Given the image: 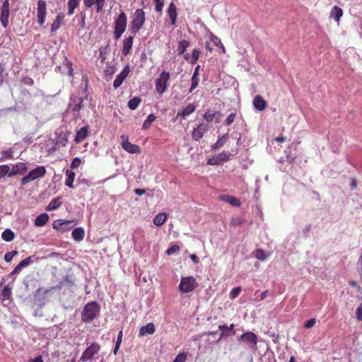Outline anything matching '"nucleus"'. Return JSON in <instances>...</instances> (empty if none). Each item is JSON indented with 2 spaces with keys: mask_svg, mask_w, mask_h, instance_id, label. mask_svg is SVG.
I'll return each instance as SVG.
<instances>
[{
  "mask_svg": "<svg viewBox=\"0 0 362 362\" xmlns=\"http://www.w3.org/2000/svg\"><path fill=\"white\" fill-rule=\"evenodd\" d=\"M100 306L95 301L87 303L81 312V320L83 322L89 323L98 317L100 314Z\"/></svg>",
  "mask_w": 362,
  "mask_h": 362,
  "instance_id": "nucleus-1",
  "label": "nucleus"
},
{
  "mask_svg": "<svg viewBox=\"0 0 362 362\" xmlns=\"http://www.w3.org/2000/svg\"><path fill=\"white\" fill-rule=\"evenodd\" d=\"M130 30L133 34H136L143 27L145 21V13L143 9L137 8L132 16Z\"/></svg>",
  "mask_w": 362,
  "mask_h": 362,
  "instance_id": "nucleus-2",
  "label": "nucleus"
},
{
  "mask_svg": "<svg viewBox=\"0 0 362 362\" xmlns=\"http://www.w3.org/2000/svg\"><path fill=\"white\" fill-rule=\"evenodd\" d=\"M198 286V282L194 276L182 277L179 284L180 293H185L193 291Z\"/></svg>",
  "mask_w": 362,
  "mask_h": 362,
  "instance_id": "nucleus-3",
  "label": "nucleus"
},
{
  "mask_svg": "<svg viewBox=\"0 0 362 362\" xmlns=\"http://www.w3.org/2000/svg\"><path fill=\"white\" fill-rule=\"evenodd\" d=\"M86 95L85 98H87ZM84 98H79L78 101L76 102V98L74 95L70 97V102L68 105L66 112H71L73 113L74 119H78L80 117V110L83 107V101Z\"/></svg>",
  "mask_w": 362,
  "mask_h": 362,
  "instance_id": "nucleus-4",
  "label": "nucleus"
},
{
  "mask_svg": "<svg viewBox=\"0 0 362 362\" xmlns=\"http://www.w3.org/2000/svg\"><path fill=\"white\" fill-rule=\"evenodd\" d=\"M46 173V169L44 166H37L35 169L30 170L25 177L21 179V184L25 185L28 182L37 178L42 177Z\"/></svg>",
  "mask_w": 362,
  "mask_h": 362,
  "instance_id": "nucleus-5",
  "label": "nucleus"
},
{
  "mask_svg": "<svg viewBox=\"0 0 362 362\" xmlns=\"http://www.w3.org/2000/svg\"><path fill=\"white\" fill-rule=\"evenodd\" d=\"M170 78V73L163 71L156 80V90L159 95H162L167 88L168 81Z\"/></svg>",
  "mask_w": 362,
  "mask_h": 362,
  "instance_id": "nucleus-6",
  "label": "nucleus"
},
{
  "mask_svg": "<svg viewBox=\"0 0 362 362\" xmlns=\"http://www.w3.org/2000/svg\"><path fill=\"white\" fill-rule=\"evenodd\" d=\"M100 349V346L97 343H93L83 352L81 358H79L80 362H86L88 360H91L94 355L97 354Z\"/></svg>",
  "mask_w": 362,
  "mask_h": 362,
  "instance_id": "nucleus-7",
  "label": "nucleus"
},
{
  "mask_svg": "<svg viewBox=\"0 0 362 362\" xmlns=\"http://www.w3.org/2000/svg\"><path fill=\"white\" fill-rule=\"evenodd\" d=\"M47 16V4L44 0H39L37 3V20L38 24L42 26L45 22Z\"/></svg>",
  "mask_w": 362,
  "mask_h": 362,
  "instance_id": "nucleus-8",
  "label": "nucleus"
},
{
  "mask_svg": "<svg viewBox=\"0 0 362 362\" xmlns=\"http://www.w3.org/2000/svg\"><path fill=\"white\" fill-rule=\"evenodd\" d=\"M9 5V0H4L1 7L0 21L4 28L8 26V18L10 16Z\"/></svg>",
  "mask_w": 362,
  "mask_h": 362,
  "instance_id": "nucleus-9",
  "label": "nucleus"
},
{
  "mask_svg": "<svg viewBox=\"0 0 362 362\" xmlns=\"http://www.w3.org/2000/svg\"><path fill=\"white\" fill-rule=\"evenodd\" d=\"M50 292V289L42 290V288H37L34 292V304L38 307H42L45 304V297Z\"/></svg>",
  "mask_w": 362,
  "mask_h": 362,
  "instance_id": "nucleus-10",
  "label": "nucleus"
},
{
  "mask_svg": "<svg viewBox=\"0 0 362 362\" xmlns=\"http://www.w3.org/2000/svg\"><path fill=\"white\" fill-rule=\"evenodd\" d=\"M239 341L247 344L250 348H254L257 346V337L254 332H247L240 335Z\"/></svg>",
  "mask_w": 362,
  "mask_h": 362,
  "instance_id": "nucleus-11",
  "label": "nucleus"
},
{
  "mask_svg": "<svg viewBox=\"0 0 362 362\" xmlns=\"http://www.w3.org/2000/svg\"><path fill=\"white\" fill-rule=\"evenodd\" d=\"M121 138L122 139V141L121 144L122 147L124 151L129 153L138 154L141 153L140 147L138 145L133 144L131 142H129L128 138L126 136L122 135Z\"/></svg>",
  "mask_w": 362,
  "mask_h": 362,
  "instance_id": "nucleus-12",
  "label": "nucleus"
},
{
  "mask_svg": "<svg viewBox=\"0 0 362 362\" xmlns=\"http://www.w3.org/2000/svg\"><path fill=\"white\" fill-rule=\"evenodd\" d=\"M75 221H65L62 219L55 220L52 223V228L59 231H65L70 229L74 225Z\"/></svg>",
  "mask_w": 362,
  "mask_h": 362,
  "instance_id": "nucleus-13",
  "label": "nucleus"
},
{
  "mask_svg": "<svg viewBox=\"0 0 362 362\" xmlns=\"http://www.w3.org/2000/svg\"><path fill=\"white\" fill-rule=\"evenodd\" d=\"M209 127L206 124H199L194 128L192 133V139L195 141H199L204 134L208 131Z\"/></svg>",
  "mask_w": 362,
  "mask_h": 362,
  "instance_id": "nucleus-14",
  "label": "nucleus"
},
{
  "mask_svg": "<svg viewBox=\"0 0 362 362\" xmlns=\"http://www.w3.org/2000/svg\"><path fill=\"white\" fill-rule=\"evenodd\" d=\"M130 69L129 65H127L124 67L122 71L117 75L116 78L113 81V87L116 89L119 88L123 81L125 80V78L127 77L128 74H129Z\"/></svg>",
  "mask_w": 362,
  "mask_h": 362,
  "instance_id": "nucleus-15",
  "label": "nucleus"
},
{
  "mask_svg": "<svg viewBox=\"0 0 362 362\" xmlns=\"http://www.w3.org/2000/svg\"><path fill=\"white\" fill-rule=\"evenodd\" d=\"M127 25V17L124 11H122L115 21L114 28L126 30Z\"/></svg>",
  "mask_w": 362,
  "mask_h": 362,
  "instance_id": "nucleus-16",
  "label": "nucleus"
},
{
  "mask_svg": "<svg viewBox=\"0 0 362 362\" xmlns=\"http://www.w3.org/2000/svg\"><path fill=\"white\" fill-rule=\"evenodd\" d=\"M27 165L24 163H17L12 165L9 177L14 176L16 174H23L27 171Z\"/></svg>",
  "mask_w": 362,
  "mask_h": 362,
  "instance_id": "nucleus-17",
  "label": "nucleus"
},
{
  "mask_svg": "<svg viewBox=\"0 0 362 362\" xmlns=\"http://www.w3.org/2000/svg\"><path fill=\"white\" fill-rule=\"evenodd\" d=\"M168 16L170 20L172 25H175L177 17V8L173 2H171L167 10Z\"/></svg>",
  "mask_w": 362,
  "mask_h": 362,
  "instance_id": "nucleus-18",
  "label": "nucleus"
},
{
  "mask_svg": "<svg viewBox=\"0 0 362 362\" xmlns=\"http://www.w3.org/2000/svg\"><path fill=\"white\" fill-rule=\"evenodd\" d=\"M155 332V326L153 322H148L139 329V336L143 337L147 334H153Z\"/></svg>",
  "mask_w": 362,
  "mask_h": 362,
  "instance_id": "nucleus-19",
  "label": "nucleus"
},
{
  "mask_svg": "<svg viewBox=\"0 0 362 362\" xmlns=\"http://www.w3.org/2000/svg\"><path fill=\"white\" fill-rule=\"evenodd\" d=\"M133 40H134V37L129 36V37L125 38L123 40V47H122V52L124 56H127V54H129L130 53L132 48Z\"/></svg>",
  "mask_w": 362,
  "mask_h": 362,
  "instance_id": "nucleus-20",
  "label": "nucleus"
},
{
  "mask_svg": "<svg viewBox=\"0 0 362 362\" xmlns=\"http://www.w3.org/2000/svg\"><path fill=\"white\" fill-rule=\"evenodd\" d=\"M253 105L256 110L258 111H262L266 107L267 102L262 96L256 95L253 99Z\"/></svg>",
  "mask_w": 362,
  "mask_h": 362,
  "instance_id": "nucleus-21",
  "label": "nucleus"
},
{
  "mask_svg": "<svg viewBox=\"0 0 362 362\" xmlns=\"http://www.w3.org/2000/svg\"><path fill=\"white\" fill-rule=\"evenodd\" d=\"M64 18V15L62 13H59L51 25V33L54 34L60 28Z\"/></svg>",
  "mask_w": 362,
  "mask_h": 362,
  "instance_id": "nucleus-22",
  "label": "nucleus"
},
{
  "mask_svg": "<svg viewBox=\"0 0 362 362\" xmlns=\"http://www.w3.org/2000/svg\"><path fill=\"white\" fill-rule=\"evenodd\" d=\"M88 132V126H84V127H81L76 132V135L74 139L75 142L80 143V142L83 141L87 137Z\"/></svg>",
  "mask_w": 362,
  "mask_h": 362,
  "instance_id": "nucleus-23",
  "label": "nucleus"
},
{
  "mask_svg": "<svg viewBox=\"0 0 362 362\" xmlns=\"http://www.w3.org/2000/svg\"><path fill=\"white\" fill-rule=\"evenodd\" d=\"M72 238L74 240L80 242L83 240L85 236V230L82 227L75 228L71 233Z\"/></svg>",
  "mask_w": 362,
  "mask_h": 362,
  "instance_id": "nucleus-24",
  "label": "nucleus"
},
{
  "mask_svg": "<svg viewBox=\"0 0 362 362\" xmlns=\"http://www.w3.org/2000/svg\"><path fill=\"white\" fill-rule=\"evenodd\" d=\"M194 110L195 106L193 104H189L184 109L178 112L177 117H182L183 119H185L187 116L194 112Z\"/></svg>",
  "mask_w": 362,
  "mask_h": 362,
  "instance_id": "nucleus-25",
  "label": "nucleus"
},
{
  "mask_svg": "<svg viewBox=\"0 0 362 362\" xmlns=\"http://www.w3.org/2000/svg\"><path fill=\"white\" fill-rule=\"evenodd\" d=\"M229 138L228 133H226L221 136H219L216 142L211 146L212 149H217L221 148Z\"/></svg>",
  "mask_w": 362,
  "mask_h": 362,
  "instance_id": "nucleus-26",
  "label": "nucleus"
},
{
  "mask_svg": "<svg viewBox=\"0 0 362 362\" xmlns=\"http://www.w3.org/2000/svg\"><path fill=\"white\" fill-rule=\"evenodd\" d=\"M221 199L225 201L226 202L230 204V205L233 206H240V202L238 199L230 196V195H223L221 196Z\"/></svg>",
  "mask_w": 362,
  "mask_h": 362,
  "instance_id": "nucleus-27",
  "label": "nucleus"
},
{
  "mask_svg": "<svg viewBox=\"0 0 362 362\" xmlns=\"http://www.w3.org/2000/svg\"><path fill=\"white\" fill-rule=\"evenodd\" d=\"M48 220H49V216L47 214H46V213L41 214L40 215L37 216V218H35V225L36 226H40V227L43 226L44 225L46 224V223L48 221Z\"/></svg>",
  "mask_w": 362,
  "mask_h": 362,
  "instance_id": "nucleus-28",
  "label": "nucleus"
},
{
  "mask_svg": "<svg viewBox=\"0 0 362 362\" xmlns=\"http://www.w3.org/2000/svg\"><path fill=\"white\" fill-rule=\"evenodd\" d=\"M62 204L61 198L57 197L51 200L49 204L46 207L47 211H53L59 207Z\"/></svg>",
  "mask_w": 362,
  "mask_h": 362,
  "instance_id": "nucleus-29",
  "label": "nucleus"
},
{
  "mask_svg": "<svg viewBox=\"0 0 362 362\" xmlns=\"http://www.w3.org/2000/svg\"><path fill=\"white\" fill-rule=\"evenodd\" d=\"M167 219V214L165 213H159L155 216L153 222L157 226H161Z\"/></svg>",
  "mask_w": 362,
  "mask_h": 362,
  "instance_id": "nucleus-30",
  "label": "nucleus"
},
{
  "mask_svg": "<svg viewBox=\"0 0 362 362\" xmlns=\"http://www.w3.org/2000/svg\"><path fill=\"white\" fill-rule=\"evenodd\" d=\"M65 174L67 177V179L66 180V182H65V185L70 188H73L74 187L73 183H74V178H75V173L73 172L71 170L67 169L66 170Z\"/></svg>",
  "mask_w": 362,
  "mask_h": 362,
  "instance_id": "nucleus-31",
  "label": "nucleus"
},
{
  "mask_svg": "<svg viewBox=\"0 0 362 362\" xmlns=\"http://www.w3.org/2000/svg\"><path fill=\"white\" fill-rule=\"evenodd\" d=\"M342 9L337 6H334L330 13V17L334 19L336 21H339L340 18L342 16Z\"/></svg>",
  "mask_w": 362,
  "mask_h": 362,
  "instance_id": "nucleus-32",
  "label": "nucleus"
},
{
  "mask_svg": "<svg viewBox=\"0 0 362 362\" xmlns=\"http://www.w3.org/2000/svg\"><path fill=\"white\" fill-rule=\"evenodd\" d=\"M1 238L6 242H11L14 239L15 234L11 229L7 228L2 233Z\"/></svg>",
  "mask_w": 362,
  "mask_h": 362,
  "instance_id": "nucleus-33",
  "label": "nucleus"
},
{
  "mask_svg": "<svg viewBox=\"0 0 362 362\" xmlns=\"http://www.w3.org/2000/svg\"><path fill=\"white\" fill-rule=\"evenodd\" d=\"M141 102V99L139 97H134L129 100L127 106L130 110H134L137 108Z\"/></svg>",
  "mask_w": 362,
  "mask_h": 362,
  "instance_id": "nucleus-34",
  "label": "nucleus"
},
{
  "mask_svg": "<svg viewBox=\"0 0 362 362\" xmlns=\"http://www.w3.org/2000/svg\"><path fill=\"white\" fill-rule=\"evenodd\" d=\"M39 260V258L38 257H35V255H33V256H30V257H28L26 258H25L24 259H23L20 263V266H21L23 268L24 267H28V265H30V264H32L33 262H34V261H36V262H38Z\"/></svg>",
  "mask_w": 362,
  "mask_h": 362,
  "instance_id": "nucleus-35",
  "label": "nucleus"
},
{
  "mask_svg": "<svg viewBox=\"0 0 362 362\" xmlns=\"http://www.w3.org/2000/svg\"><path fill=\"white\" fill-rule=\"evenodd\" d=\"M269 255V253L267 252L262 249H257L255 251V257L260 261H265Z\"/></svg>",
  "mask_w": 362,
  "mask_h": 362,
  "instance_id": "nucleus-36",
  "label": "nucleus"
},
{
  "mask_svg": "<svg viewBox=\"0 0 362 362\" xmlns=\"http://www.w3.org/2000/svg\"><path fill=\"white\" fill-rule=\"evenodd\" d=\"M189 42L187 40H182L179 42L177 52L178 54H183L186 49L189 47Z\"/></svg>",
  "mask_w": 362,
  "mask_h": 362,
  "instance_id": "nucleus-37",
  "label": "nucleus"
},
{
  "mask_svg": "<svg viewBox=\"0 0 362 362\" xmlns=\"http://www.w3.org/2000/svg\"><path fill=\"white\" fill-rule=\"evenodd\" d=\"M156 117L153 114H150L144 122L142 129L145 130L148 129L151 127L152 122L156 120Z\"/></svg>",
  "mask_w": 362,
  "mask_h": 362,
  "instance_id": "nucleus-38",
  "label": "nucleus"
},
{
  "mask_svg": "<svg viewBox=\"0 0 362 362\" xmlns=\"http://www.w3.org/2000/svg\"><path fill=\"white\" fill-rule=\"evenodd\" d=\"M13 158V149L10 148L7 150L2 151L1 155L0 157V160H4L6 159H12Z\"/></svg>",
  "mask_w": 362,
  "mask_h": 362,
  "instance_id": "nucleus-39",
  "label": "nucleus"
},
{
  "mask_svg": "<svg viewBox=\"0 0 362 362\" xmlns=\"http://www.w3.org/2000/svg\"><path fill=\"white\" fill-rule=\"evenodd\" d=\"M219 114V112L217 111L208 110L204 113L203 117L208 122H211L214 120V117Z\"/></svg>",
  "mask_w": 362,
  "mask_h": 362,
  "instance_id": "nucleus-40",
  "label": "nucleus"
},
{
  "mask_svg": "<svg viewBox=\"0 0 362 362\" xmlns=\"http://www.w3.org/2000/svg\"><path fill=\"white\" fill-rule=\"evenodd\" d=\"M11 173V169L9 165H0V179L3 178L6 175L9 177V173Z\"/></svg>",
  "mask_w": 362,
  "mask_h": 362,
  "instance_id": "nucleus-41",
  "label": "nucleus"
},
{
  "mask_svg": "<svg viewBox=\"0 0 362 362\" xmlns=\"http://www.w3.org/2000/svg\"><path fill=\"white\" fill-rule=\"evenodd\" d=\"M11 287L9 284L6 285L1 292V296H3V300L9 299L11 296Z\"/></svg>",
  "mask_w": 362,
  "mask_h": 362,
  "instance_id": "nucleus-42",
  "label": "nucleus"
},
{
  "mask_svg": "<svg viewBox=\"0 0 362 362\" xmlns=\"http://www.w3.org/2000/svg\"><path fill=\"white\" fill-rule=\"evenodd\" d=\"M8 73L6 71L5 64H0V85L2 84L5 78L7 77Z\"/></svg>",
  "mask_w": 362,
  "mask_h": 362,
  "instance_id": "nucleus-43",
  "label": "nucleus"
},
{
  "mask_svg": "<svg viewBox=\"0 0 362 362\" xmlns=\"http://www.w3.org/2000/svg\"><path fill=\"white\" fill-rule=\"evenodd\" d=\"M23 267L20 266L18 264L13 269V271L8 274V278H11L12 279V281H14L16 279V275L19 274L21 271L22 270Z\"/></svg>",
  "mask_w": 362,
  "mask_h": 362,
  "instance_id": "nucleus-44",
  "label": "nucleus"
},
{
  "mask_svg": "<svg viewBox=\"0 0 362 362\" xmlns=\"http://www.w3.org/2000/svg\"><path fill=\"white\" fill-rule=\"evenodd\" d=\"M79 4L76 2H71L68 1V12L67 14L69 16H71L74 13V10L78 6Z\"/></svg>",
  "mask_w": 362,
  "mask_h": 362,
  "instance_id": "nucleus-45",
  "label": "nucleus"
},
{
  "mask_svg": "<svg viewBox=\"0 0 362 362\" xmlns=\"http://www.w3.org/2000/svg\"><path fill=\"white\" fill-rule=\"evenodd\" d=\"M200 51L198 49H194L192 52L191 55V63L194 64L199 59Z\"/></svg>",
  "mask_w": 362,
  "mask_h": 362,
  "instance_id": "nucleus-46",
  "label": "nucleus"
},
{
  "mask_svg": "<svg viewBox=\"0 0 362 362\" xmlns=\"http://www.w3.org/2000/svg\"><path fill=\"white\" fill-rule=\"evenodd\" d=\"M74 278L72 275L67 274L63 277L62 282L64 285L73 286L74 285Z\"/></svg>",
  "mask_w": 362,
  "mask_h": 362,
  "instance_id": "nucleus-47",
  "label": "nucleus"
},
{
  "mask_svg": "<svg viewBox=\"0 0 362 362\" xmlns=\"http://www.w3.org/2000/svg\"><path fill=\"white\" fill-rule=\"evenodd\" d=\"M230 156V153L228 151H222L221 153H219L217 157L220 163L221 161H228L229 160V157Z\"/></svg>",
  "mask_w": 362,
  "mask_h": 362,
  "instance_id": "nucleus-48",
  "label": "nucleus"
},
{
  "mask_svg": "<svg viewBox=\"0 0 362 362\" xmlns=\"http://www.w3.org/2000/svg\"><path fill=\"white\" fill-rule=\"evenodd\" d=\"M241 291L242 288L240 286L233 288L230 293V298L231 299H235L239 296Z\"/></svg>",
  "mask_w": 362,
  "mask_h": 362,
  "instance_id": "nucleus-49",
  "label": "nucleus"
},
{
  "mask_svg": "<svg viewBox=\"0 0 362 362\" xmlns=\"http://www.w3.org/2000/svg\"><path fill=\"white\" fill-rule=\"evenodd\" d=\"M155 10L157 12H161L164 5V0H153Z\"/></svg>",
  "mask_w": 362,
  "mask_h": 362,
  "instance_id": "nucleus-50",
  "label": "nucleus"
},
{
  "mask_svg": "<svg viewBox=\"0 0 362 362\" xmlns=\"http://www.w3.org/2000/svg\"><path fill=\"white\" fill-rule=\"evenodd\" d=\"M94 2H95L94 5H95V7H96V12L100 13L103 9V7H104L105 3V0H98Z\"/></svg>",
  "mask_w": 362,
  "mask_h": 362,
  "instance_id": "nucleus-51",
  "label": "nucleus"
},
{
  "mask_svg": "<svg viewBox=\"0 0 362 362\" xmlns=\"http://www.w3.org/2000/svg\"><path fill=\"white\" fill-rule=\"evenodd\" d=\"M236 115L235 113H230L224 122V124L226 126H229L233 124L235 119Z\"/></svg>",
  "mask_w": 362,
  "mask_h": 362,
  "instance_id": "nucleus-52",
  "label": "nucleus"
},
{
  "mask_svg": "<svg viewBox=\"0 0 362 362\" xmlns=\"http://www.w3.org/2000/svg\"><path fill=\"white\" fill-rule=\"evenodd\" d=\"M191 81H192V83H191V87L189 89L190 93L197 87V86L199 84V77H197L194 76L192 77Z\"/></svg>",
  "mask_w": 362,
  "mask_h": 362,
  "instance_id": "nucleus-53",
  "label": "nucleus"
},
{
  "mask_svg": "<svg viewBox=\"0 0 362 362\" xmlns=\"http://www.w3.org/2000/svg\"><path fill=\"white\" fill-rule=\"evenodd\" d=\"M81 163V158L76 157L72 160V162L71 163L70 168L71 169L77 168Z\"/></svg>",
  "mask_w": 362,
  "mask_h": 362,
  "instance_id": "nucleus-54",
  "label": "nucleus"
},
{
  "mask_svg": "<svg viewBox=\"0 0 362 362\" xmlns=\"http://www.w3.org/2000/svg\"><path fill=\"white\" fill-rule=\"evenodd\" d=\"M211 40L215 44L216 46H217V47L221 46L223 49V52H225V48H224L223 44L221 43V40L218 37L213 36L211 38Z\"/></svg>",
  "mask_w": 362,
  "mask_h": 362,
  "instance_id": "nucleus-55",
  "label": "nucleus"
},
{
  "mask_svg": "<svg viewBox=\"0 0 362 362\" xmlns=\"http://www.w3.org/2000/svg\"><path fill=\"white\" fill-rule=\"evenodd\" d=\"M220 161L218 159V157H212L208 159L207 164L211 165H220Z\"/></svg>",
  "mask_w": 362,
  "mask_h": 362,
  "instance_id": "nucleus-56",
  "label": "nucleus"
},
{
  "mask_svg": "<svg viewBox=\"0 0 362 362\" xmlns=\"http://www.w3.org/2000/svg\"><path fill=\"white\" fill-rule=\"evenodd\" d=\"M186 358L187 355L185 353H180L176 356L173 362H185Z\"/></svg>",
  "mask_w": 362,
  "mask_h": 362,
  "instance_id": "nucleus-57",
  "label": "nucleus"
},
{
  "mask_svg": "<svg viewBox=\"0 0 362 362\" xmlns=\"http://www.w3.org/2000/svg\"><path fill=\"white\" fill-rule=\"evenodd\" d=\"M315 323H316V320L315 318L310 319V320L305 321V322L304 324V327L305 328H310V327H313Z\"/></svg>",
  "mask_w": 362,
  "mask_h": 362,
  "instance_id": "nucleus-58",
  "label": "nucleus"
},
{
  "mask_svg": "<svg viewBox=\"0 0 362 362\" xmlns=\"http://www.w3.org/2000/svg\"><path fill=\"white\" fill-rule=\"evenodd\" d=\"M178 250H179V247L176 245H174L170 247L169 248H168V250H166V253L168 255H170Z\"/></svg>",
  "mask_w": 362,
  "mask_h": 362,
  "instance_id": "nucleus-59",
  "label": "nucleus"
},
{
  "mask_svg": "<svg viewBox=\"0 0 362 362\" xmlns=\"http://www.w3.org/2000/svg\"><path fill=\"white\" fill-rule=\"evenodd\" d=\"M125 30H124L123 29L122 30H119V29H115L114 30V36H115V40H118L121 37L122 35L124 33Z\"/></svg>",
  "mask_w": 362,
  "mask_h": 362,
  "instance_id": "nucleus-60",
  "label": "nucleus"
},
{
  "mask_svg": "<svg viewBox=\"0 0 362 362\" xmlns=\"http://www.w3.org/2000/svg\"><path fill=\"white\" fill-rule=\"evenodd\" d=\"M67 141H68V138L66 136H64L59 137L57 139V144H61L62 146H64L66 144Z\"/></svg>",
  "mask_w": 362,
  "mask_h": 362,
  "instance_id": "nucleus-61",
  "label": "nucleus"
},
{
  "mask_svg": "<svg viewBox=\"0 0 362 362\" xmlns=\"http://www.w3.org/2000/svg\"><path fill=\"white\" fill-rule=\"evenodd\" d=\"M349 284L350 286H351L352 287L356 288L358 291H361V287L357 281L351 280V281H349Z\"/></svg>",
  "mask_w": 362,
  "mask_h": 362,
  "instance_id": "nucleus-62",
  "label": "nucleus"
},
{
  "mask_svg": "<svg viewBox=\"0 0 362 362\" xmlns=\"http://www.w3.org/2000/svg\"><path fill=\"white\" fill-rule=\"evenodd\" d=\"M36 284H37V282H36L35 280L31 279V280L28 281L27 282L25 283V286L26 290L29 291L30 290L29 287L30 286H33V287H35Z\"/></svg>",
  "mask_w": 362,
  "mask_h": 362,
  "instance_id": "nucleus-63",
  "label": "nucleus"
},
{
  "mask_svg": "<svg viewBox=\"0 0 362 362\" xmlns=\"http://www.w3.org/2000/svg\"><path fill=\"white\" fill-rule=\"evenodd\" d=\"M23 82L28 86H33L34 84V81L30 77H25L23 79Z\"/></svg>",
  "mask_w": 362,
  "mask_h": 362,
  "instance_id": "nucleus-64",
  "label": "nucleus"
}]
</instances>
